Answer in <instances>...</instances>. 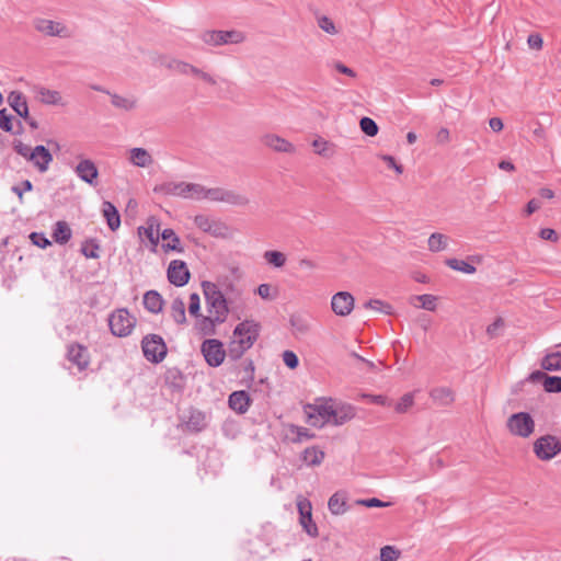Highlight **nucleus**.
Listing matches in <instances>:
<instances>
[{
  "label": "nucleus",
  "mask_w": 561,
  "mask_h": 561,
  "mask_svg": "<svg viewBox=\"0 0 561 561\" xmlns=\"http://www.w3.org/2000/svg\"><path fill=\"white\" fill-rule=\"evenodd\" d=\"M111 103L114 107L126 112L134 111L138 106V101L133 95H119L117 93L107 92Z\"/></svg>",
  "instance_id": "nucleus-22"
},
{
  "label": "nucleus",
  "mask_w": 561,
  "mask_h": 561,
  "mask_svg": "<svg viewBox=\"0 0 561 561\" xmlns=\"http://www.w3.org/2000/svg\"><path fill=\"white\" fill-rule=\"evenodd\" d=\"M356 503L358 505H363V506H366V507H387V506L390 505V503L382 502V501H380L379 499H376V497L366 499V500H358Z\"/></svg>",
  "instance_id": "nucleus-64"
},
{
  "label": "nucleus",
  "mask_w": 561,
  "mask_h": 561,
  "mask_svg": "<svg viewBox=\"0 0 561 561\" xmlns=\"http://www.w3.org/2000/svg\"><path fill=\"white\" fill-rule=\"evenodd\" d=\"M72 236V231L66 221H57L53 229V239L56 243L66 244Z\"/></svg>",
  "instance_id": "nucleus-32"
},
{
  "label": "nucleus",
  "mask_w": 561,
  "mask_h": 561,
  "mask_svg": "<svg viewBox=\"0 0 561 561\" xmlns=\"http://www.w3.org/2000/svg\"><path fill=\"white\" fill-rule=\"evenodd\" d=\"M543 389L547 392H561V377L548 375L543 381Z\"/></svg>",
  "instance_id": "nucleus-54"
},
{
  "label": "nucleus",
  "mask_w": 561,
  "mask_h": 561,
  "mask_svg": "<svg viewBox=\"0 0 561 561\" xmlns=\"http://www.w3.org/2000/svg\"><path fill=\"white\" fill-rule=\"evenodd\" d=\"M534 451L539 459L550 460L561 451V443L557 437L546 435L535 442Z\"/></svg>",
  "instance_id": "nucleus-11"
},
{
  "label": "nucleus",
  "mask_w": 561,
  "mask_h": 561,
  "mask_svg": "<svg viewBox=\"0 0 561 561\" xmlns=\"http://www.w3.org/2000/svg\"><path fill=\"white\" fill-rule=\"evenodd\" d=\"M75 172H76L77 176L80 180H82L83 182H85L90 185L96 184L95 180L99 175V171H98L95 163L92 160H90V159L81 160L77 164Z\"/></svg>",
  "instance_id": "nucleus-18"
},
{
  "label": "nucleus",
  "mask_w": 561,
  "mask_h": 561,
  "mask_svg": "<svg viewBox=\"0 0 561 561\" xmlns=\"http://www.w3.org/2000/svg\"><path fill=\"white\" fill-rule=\"evenodd\" d=\"M264 260L274 267H283L286 263V255L283 252L270 250L263 254Z\"/></svg>",
  "instance_id": "nucleus-45"
},
{
  "label": "nucleus",
  "mask_w": 561,
  "mask_h": 561,
  "mask_svg": "<svg viewBox=\"0 0 561 561\" xmlns=\"http://www.w3.org/2000/svg\"><path fill=\"white\" fill-rule=\"evenodd\" d=\"M161 238L164 241H168L167 243L162 244V248L165 251H175V252H179V253H182L184 251L183 247L181 245L180 238L176 236L174 230L169 229V228L164 229L161 232Z\"/></svg>",
  "instance_id": "nucleus-31"
},
{
  "label": "nucleus",
  "mask_w": 561,
  "mask_h": 561,
  "mask_svg": "<svg viewBox=\"0 0 561 561\" xmlns=\"http://www.w3.org/2000/svg\"><path fill=\"white\" fill-rule=\"evenodd\" d=\"M0 128L14 135H22L24 131L21 121H16V129H14L12 116L7 113L5 108L0 110Z\"/></svg>",
  "instance_id": "nucleus-35"
},
{
  "label": "nucleus",
  "mask_w": 561,
  "mask_h": 561,
  "mask_svg": "<svg viewBox=\"0 0 561 561\" xmlns=\"http://www.w3.org/2000/svg\"><path fill=\"white\" fill-rule=\"evenodd\" d=\"M449 238L443 233L434 232L427 240L428 250L432 252H440L447 249Z\"/></svg>",
  "instance_id": "nucleus-38"
},
{
  "label": "nucleus",
  "mask_w": 561,
  "mask_h": 561,
  "mask_svg": "<svg viewBox=\"0 0 561 561\" xmlns=\"http://www.w3.org/2000/svg\"><path fill=\"white\" fill-rule=\"evenodd\" d=\"M329 511L333 515H342L346 512V496L344 493L336 492L334 493L328 502Z\"/></svg>",
  "instance_id": "nucleus-36"
},
{
  "label": "nucleus",
  "mask_w": 561,
  "mask_h": 561,
  "mask_svg": "<svg viewBox=\"0 0 561 561\" xmlns=\"http://www.w3.org/2000/svg\"><path fill=\"white\" fill-rule=\"evenodd\" d=\"M298 512L300 515V524L304 530L311 537L319 535L317 525L312 522L311 504L309 501H299L297 504Z\"/></svg>",
  "instance_id": "nucleus-16"
},
{
  "label": "nucleus",
  "mask_w": 561,
  "mask_h": 561,
  "mask_svg": "<svg viewBox=\"0 0 561 561\" xmlns=\"http://www.w3.org/2000/svg\"><path fill=\"white\" fill-rule=\"evenodd\" d=\"M312 437L313 435L310 434L306 427L297 426L294 424L286 426V438L291 443H302L304 440H308Z\"/></svg>",
  "instance_id": "nucleus-29"
},
{
  "label": "nucleus",
  "mask_w": 561,
  "mask_h": 561,
  "mask_svg": "<svg viewBox=\"0 0 561 561\" xmlns=\"http://www.w3.org/2000/svg\"><path fill=\"white\" fill-rule=\"evenodd\" d=\"M335 400L324 399L310 407L313 412L309 413V423L313 426H323L332 423Z\"/></svg>",
  "instance_id": "nucleus-10"
},
{
  "label": "nucleus",
  "mask_w": 561,
  "mask_h": 561,
  "mask_svg": "<svg viewBox=\"0 0 561 561\" xmlns=\"http://www.w3.org/2000/svg\"><path fill=\"white\" fill-rule=\"evenodd\" d=\"M359 126L362 131L369 137L376 136L379 130L376 122L369 117H363L359 122Z\"/></svg>",
  "instance_id": "nucleus-53"
},
{
  "label": "nucleus",
  "mask_w": 561,
  "mask_h": 561,
  "mask_svg": "<svg viewBox=\"0 0 561 561\" xmlns=\"http://www.w3.org/2000/svg\"><path fill=\"white\" fill-rule=\"evenodd\" d=\"M208 233L215 238L229 239L232 237L231 229L221 220H213Z\"/></svg>",
  "instance_id": "nucleus-41"
},
{
  "label": "nucleus",
  "mask_w": 561,
  "mask_h": 561,
  "mask_svg": "<svg viewBox=\"0 0 561 561\" xmlns=\"http://www.w3.org/2000/svg\"><path fill=\"white\" fill-rule=\"evenodd\" d=\"M34 27L37 32L47 36H59L64 38L71 36V31L65 24L47 19H36L34 21Z\"/></svg>",
  "instance_id": "nucleus-12"
},
{
  "label": "nucleus",
  "mask_w": 561,
  "mask_h": 561,
  "mask_svg": "<svg viewBox=\"0 0 561 561\" xmlns=\"http://www.w3.org/2000/svg\"><path fill=\"white\" fill-rule=\"evenodd\" d=\"M171 317L178 324L186 323L185 304L181 298H175L171 304Z\"/></svg>",
  "instance_id": "nucleus-40"
},
{
  "label": "nucleus",
  "mask_w": 561,
  "mask_h": 561,
  "mask_svg": "<svg viewBox=\"0 0 561 561\" xmlns=\"http://www.w3.org/2000/svg\"><path fill=\"white\" fill-rule=\"evenodd\" d=\"M222 203L237 207H245L249 205L250 198L241 192L226 188Z\"/></svg>",
  "instance_id": "nucleus-30"
},
{
  "label": "nucleus",
  "mask_w": 561,
  "mask_h": 561,
  "mask_svg": "<svg viewBox=\"0 0 561 561\" xmlns=\"http://www.w3.org/2000/svg\"><path fill=\"white\" fill-rule=\"evenodd\" d=\"M225 190L226 188H224V187L207 188L203 185V192L201 195V199H208L211 202L222 203Z\"/></svg>",
  "instance_id": "nucleus-49"
},
{
  "label": "nucleus",
  "mask_w": 561,
  "mask_h": 561,
  "mask_svg": "<svg viewBox=\"0 0 561 561\" xmlns=\"http://www.w3.org/2000/svg\"><path fill=\"white\" fill-rule=\"evenodd\" d=\"M446 265L454 271H458L465 274H473L477 271L476 267L470 263L458 259L446 260Z\"/></svg>",
  "instance_id": "nucleus-46"
},
{
  "label": "nucleus",
  "mask_w": 561,
  "mask_h": 561,
  "mask_svg": "<svg viewBox=\"0 0 561 561\" xmlns=\"http://www.w3.org/2000/svg\"><path fill=\"white\" fill-rule=\"evenodd\" d=\"M213 220L214 219H211L210 217H208L206 215H197L194 218V224L198 229L208 233V231L210 230V225H211Z\"/></svg>",
  "instance_id": "nucleus-59"
},
{
  "label": "nucleus",
  "mask_w": 561,
  "mask_h": 561,
  "mask_svg": "<svg viewBox=\"0 0 561 561\" xmlns=\"http://www.w3.org/2000/svg\"><path fill=\"white\" fill-rule=\"evenodd\" d=\"M130 162L139 168H147L152 163L151 154L144 148H133L130 150Z\"/></svg>",
  "instance_id": "nucleus-33"
},
{
  "label": "nucleus",
  "mask_w": 561,
  "mask_h": 561,
  "mask_svg": "<svg viewBox=\"0 0 561 561\" xmlns=\"http://www.w3.org/2000/svg\"><path fill=\"white\" fill-rule=\"evenodd\" d=\"M356 408L346 402H337L334 403L333 409V417L332 425L340 426L343 425L356 416Z\"/></svg>",
  "instance_id": "nucleus-17"
},
{
  "label": "nucleus",
  "mask_w": 561,
  "mask_h": 561,
  "mask_svg": "<svg viewBox=\"0 0 561 561\" xmlns=\"http://www.w3.org/2000/svg\"><path fill=\"white\" fill-rule=\"evenodd\" d=\"M364 307L385 314L392 313V307L389 304L383 302L382 300L379 299H370L367 302H365Z\"/></svg>",
  "instance_id": "nucleus-52"
},
{
  "label": "nucleus",
  "mask_w": 561,
  "mask_h": 561,
  "mask_svg": "<svg viewBox=\"0 0 561 561\" xmlns=\"http://www.w3.org/2000/svg\"><path fill=\"white\" fill-rule=\"evenodd\" d=\"M260 327L254 321H242L233 330L227 354L231 360L240 359L259 337Z\"/></svg>",
  "instance_id": "nucleus-1"
},
{
  "label": "nucleus",
  "mask_w": 561,
  "mask_h": 561,
  "mask_svg": "<svg viewBox=\"0 0 561 561\" xmlns=\"http://www.w3.org/2000/svg\"><path fill=\"white\" fill-rule=\"evenodd\" d=\"M103 217L112 231H116L121 227V216L117 208L111 202H103L102 205Z\"/></svg>",
  "instance_id": "nucleus-21"
},
{
  "label": "nucleus",
  "mask_w": 561,
  "mask_h": 561,
  "mask_svg": "<svg viewBox=\"0 0 561 561\" xmlns=\"http://www.w3.org/2000/svg\"><path fill=\"white\" fill-rule=\"evenodd\" d=\"M136 318L125 308L113 311L108 317V327L113 335L125 337L131 334Z\"/></svg>",
  "instance_id": "nucleus-5"
},
{
  "label": "nucleus",
  "mask_w": 561,
  "mask_h": 561,
  "mask_svg": "<svg viewBox=\"0 0 561 561\" xmlns=\"http://www.w3.org/2000/svg\"><path fill=\"white\" fill-rule=\"evenodd\" d=\"M545 370L557 371L561 369V352L547 354L541 360Z\"/></svg>",
  "instance_id": "nucleus-42"
},
{
  "label": "nucleus",
  "mask_w": 561,
  "mask_h": 561,
  "mask_svg": "<svg viewBox=\"0 0 561 561\" xmlns=\"http://www.w3.org/2000/svg\"><path fill=\"white\" fill-rule=\"evenodd\" d=\"M504 329V321L502 318L495 319L493 323L488 325L486 328V334L489 337L494 339L501 335L502 331Z\"/></svg>",
  "instance_id": "nucleus-58"
},
{
  "label": "nucleus",
  "mask_w": 561,
  "mask_h": 561,
  "mask_svg": "<svg viewBox=\"0 0 561 561\" xmlns=\"http://www.w3.org/2000/svg\"><path fill=\"white\" fill-rule=\"evenodd\" d=\"M168 67L181 75H191L195 77L198 73L199 68L178 59H173L169 62Z\"/></svg>",
  "instance_id": "nucleus-39"
},
{
  "label": "nucleus",
  "mask_w": 561,
  "mask_h": 561,
  "mask_svg": "<svg viewBox=\"0 0 561 561\" xmlns=\"http://www.w3.org/2000/svg\"><path fill=\"white\" fill-rule=\"evenodd\" d=\"M67 358L69 362L76 365L80 371L84 370L90 363L87 347L78 343L68 345Z\"/></svg>",
  "instance_id": "nucleus-15"
},
{
  "label": "nucleus",
  "mask_w": 561,
  "mask_h": 561,
  "mask_svg": "<svg viewBox=\"0 0 561 561\" xmlns=\"http://www.w3.org/2000/svg\"><path fill=\"white\" fill-rule=\"evenodd\" d=\"M205 297L206 306L210 313L207 318L211 324H221L227 320L230 312L229 299L225 296L219 285L216 283L204 280L201 284Z\"/></svg>",
  "instance_id": "nucleus-2"
},
{
  "label": "nucleus",
  "mask_w": 561,
  "mask_h": 561,
  "mask_svg": "<svg viewBox=\"0 0 561 561\" xmlns=\"http://www.w3.org/2000/svg\"><path fill=\"white\" fill-rule=\"evenodd\" d=\"M188 413L190 415L187 417L186 424L190 430L201 432L206 427L207 422L205 413L196 409H191Z\"/></svg>",
  "instance_id": "nucleus-34"
},
{
  "label": "nucleus",
  "mask_w": 561,
  "mask_h": 561,
  "mask_svg": "<svg viewBox=\"0 0 561 561\" xmlns=\"http://www.w3.org/2000/svg\"><path fill=\"white\" fill-rule=\"evenodd\" d=\"M290 325L295 334L305 335L310 330L308 320L302 317L294 316L290 318Z\"/></svg>",
  "instance_id": "nucleus-48"
},
{
  "label": "nucleus",
  "mask_w": 561,
  "mask_h": 561,
  "mask_svg": "<svg viewBox=\"0 0 561 561\" xmlns=\"http://www.w3.org/2000/svg\"><path fill=\"white\" fill-rule=\"evenodd\" d=\"M37 98L38 100L46 105H57L65 106L66 103L60 94V92L56 90H50L44 87L37 89Z\"/></svg>",
  "instance_id": "nucleus-25"
},
{
  "label": "nucleus",
  "mask_w": 561,
  "mask_h": 561,
  "mask_svg": "<svg viewBox=\"0 0 561 561\" xmlns=\"http://www.w3.org/2000/svg\"><path fill=\"white\" fill-rule=\"evenodd\" d=\"M141 348L147 360L161 363L168 353L164 340L158 334H148L141 341Z\"/></svg>",
  "instance_id": "nucleus-6"
},
{
  "label": "nucleus",
  "mask_w": 561,
  "mask_h": 561,
  "mask_svg": "<svg viewBox=\"0 0 561 561\" xmlns=\"http://www.w3.org/2000/svg\"><path fill=\"white\" fill-rule=\"evenodd\" d=\"M204 44L211 47H219L229 44H241L247 39L244 32L239 30H207L201 34Z\"/></svg>",
  "instance_id": "nucleus-4"
},
{
  "label": "nucleus",
  "mask_w": 561,
  "mask_h": 561,
  "mask_svg": "<svg viewBox=\"0 0 561 561\" xmlns=\"http://www.w3.org/2000/svg\"><path fill=\"white\" fill-rule=\"evenodd\" d=\"M164 380L173 389H181L183 387V375L178 368L168 369Z\"/></svg>",
  "instance_id": "nucleus-44"
},
{
  "label": "nucleus",
  "mask_w": 561,
  "mask_h": 561,
  "mask_svg": "<svg viewBox=\"0 0 561 561\" xmlns=\"http://www.w3.org/2000/svg\"><path fill=\"white\" fill-rule=\"evenodd\" d=\"M535 421L527 412L512 414L506 421L508 432L522 438L529 437L535 432Z\"/></svg>",
  "instance_id": "nucleus-7"
},
{
  "label": "nucleus",
  "mask_w": 561,
  "mask_h": 561,
  "mask_svg": "<svg viewBox=\"0 0 561 561\" xmlns=\"http://www.w3.org/2000/svg\"><path fill=\"white\" fill-rule=\"evenodd\" d=\"M414 404V393L408 392L401 397V399L396 403L394 410L397 413L403 414L407 413Z\"/></svg>",
  "instance_id": "nucleus-51"
},
{
  "label": "nucleus",
  "mask_w": 561,
  "mask_h": 561,
  "mask_svg": "<svg viewBox=\"0 0 561 561\" xmlns=\"http://www.w3.org/2000/svg\"><path fill=\"white\" fill-rule=\"evenodd\" d=\"M413 300L420 301L421 304L419 307L422 309L428 310V311H434L437 306L436 305L437 298L430 294H424V295H419V296L412 297L411 304H413Z\"/></svg>",
  "instance_id": "nucleus-50"
},
{
  "label": "nucleus",
  "mask_w": 561,
  "mask_h": 561,
  "mask_svg": "<svg viewBox=\"0 0 561 561\" xmlns=\"http://www.w3.org/2000/svg\"><path fill=\"white\" fill-rule=\"evenodd\" d=\"M355 299L348 291H339L332 296V311L340 317L348 316L354 309Z\"/></svg>",
  "instance_id": "nucleus-13"
},
{
  "label": "nucleus",
  "mask_w": 561,
  "mask_h": 561,
  "mask_svg": "<svg viewBox=\"0 0 561 561\" xmlns=\"http://www.w3.org/2000/svg\"><path fill=\"white\" fill-rule=\"evenodd\" d=\"M316 153L321 157L330 158L334 154V145L322 138L314 139L312 142Z\"/></svg>",
  "instance_id": "nucleus-43"
},
{
  "label": "nucleus",
  "mask_w": 561,
  "mask_h": 561,
  "mask_svg": "<svg viewBox=\"0 0 561 561\" xmlns=\"http://www.w3.org/2000/svg\"><path fill=\"white\" fill-rule=\"evenodd\" d=\"M159 190L167 195L199 201L203 192V185L186 182H168L162 184Z\"/></svg>",
  "instance_id": "nucleus-8"
},
{
  "label": "nucleus",
  "mask_w": 561,
  "mask_h": 561,
  "mask_svg": "<svg viewBox=\"0 0 561 561\" xmlns=\"http://www.w3.org/2000/svg\"><path fill=\"white\" fill-rule=\"evenodd\" d=\"M158 230H159L158 220L152 217V218L148 219L146 227L141 226L138 228V234H139V237L145 236L150 241L152 247H157L159 243Z\"/></svg>",
  "instance_id": "nucleus-26"
},
{
  "label": "nucleus",
  "mask_w": 561,
  "mask_h": 561,
  "mask_svg": "<svg viewBox=\"0 0 561 561\" xmlns=\"http://www.w3.org/2000/svg\"><path fill=\"white\" fill-rule=\"evenodd\" d=\"M256 293L262 299L273 300L277 296L276 289H274L270 284H261L256 288Z\"/></svg>",
  "instance_id": "nucleus-57"
},
{
  "label": "nucleus",
  "mask_w": 561,
  "mask_h": 561,
  "mask_svg": "<svg viewBox=\"0 0 561 561\" xmlns=\"http://www.w3.org/2000/svg\"><path fill=\"white\" fill-rule=\"evenodd\" d=\"M432 400L442 407L450 405L455 400L454 391L448 387H436L431 390Z\"/></svg>",
  "instance_id": "nucleus-23"
},
{
  "label": "nucleus",
  "mask_w": 561,
  "mask_h": 561,
  "mask_svg": "<svg viewBox=\"0 0 561 561\" xmlns=\"http://www.w3.org/2000/svg\"><path fill=\"white\" fill-rule=\"evenodd\" d=\"M318 26L328 34L334 35L337 33L333 21L327 15H321L318 18Z\"/></svg>",
  "instance_id": "nucleus-56"
},
{
  "label": "nucleus",
  "mask_w": 561,
  "mask_h": 561,
  "mask_svg": "<svg viewBox=\"0 0 561 561\" xmlns=\"http://www.w3.org/2000/svg\"><path fill=\"white\" fill-rule=\"evenodd\" d=\"M12 145L14 151L31 162L39 173H45L49 169V164L53 162V154L45 146L37 145L34 148H31L16 139Z\"/></svg>",
  "instance_id": "nucleus-3"
},
{
  "label": "nucleus",
  "mask_w": 561,
  "mask_h": 561,
  "mask_svg": "<svg viewBox=\"0 0 561 561\" xmlns=\"http://www.w3.org/2000/svg\"><path fill=\"white\" fill-rule=\"evenodd\" d=\"M262 142L264 146L271 148L272 150L276 152H284V153H293L295 152V147L291 142L288 140L279 137L275 134H266L262 137Z\"/></svg>",
  "instance_id": "nucleus-19"
},
{
  "label": "nucleus",
  "mask_w": 561,
  "mask_h": 561,
  "mask_svg": "<svg viewBox=\"0 0 561 561\" xmlns=\"http://www.w3.org/2000/svg\"><path fill=\"white\" fill-rule=\"evenodd\" d=\"M201 352L210 367H219L228 355L222 342L217 339L205 340L202 343Z\"/></svg>",
  "instance_id": "nucleus-9"
},
{
  "label": "nucleus",
  "mask_w": 561,
  "mask_h": 561,
  "mask_svg": "<svg viewBox=\"0 0 561 561\" xmlns=\"http://www.w3.org/2000/svg\"><path fill=\"white\" fill-rule=\"evenodd\" d=\"M199 310H201L199 296L197 293H193L190 295L188 312L194 317H198Z\"/></svg>",
  "instance_id": "nucleus-63"
},
{
  "label": "nucleus",
  "mask_w": 561,
  "mask_h": 561,
  "mask_svg": "<svg viewBox=\"0 0 561 561\" xmlns=\"http://www.w3.org/2000/svg\"><path fill=\"white\" fill-rule=\"evenodd\" d=\"M11 107L22 118H28V106L25 96L18 91H12L8 98Z\"/></svg>",
  "instance_id": "nucleus-24"
},
{
  "label": "nucleus",
  "mask_w": 561,
  "mask_h": 561,
  "mask_svg": "<svg viewBox=\"0 0 561 561\" xmlns=\"http://www.w3.org/2000/svg\"><path fill=\"white\" fill-rule=\"evenodd\" d=\"M284 364L290 368L296 369L299 365L298 356L293 351H284L282 354Z\"/></svg>",
  "instance_id": "nucleus-60"
},
{
  "label": "nucleus",
  "mask_w": 561,
  "mask_h": 561,
  "mask_svg": "<svg viewBox=\"0 0 561 561\" xmlns=\"http://www.w3.org/2000/svg\"><path fill=\"white\" fill-rule=\"evenodd\" d=\"M400 557V551L392 546H385L380 549L381 561H397Z\"/></svg>",
  "instance_id": "nucleus-55"
},
{
  "label": "nucleus",
  "mask_w": 561,
  "mask_h": 561,
  "mask_svg": "<svg viewBox=\"0 0 561 561\" xmlns=\"http://www.w3.org/2000/svg\"><path fill=\"white\" fill-rule=\"evenodd\" d=\"M250 402L249 394L243 390L232 392L228 400L229 408L239 414L248 411Z\"/></svg>",
  "instance_id": "nucleus-20"
},
{
  "label": "nucleus",
  "mask_w": 561,
  "mask_h": 561,
  "mask_svg": "<svg viewBox=\"0 0 561 561\" xmlns=\"http://www.w3.org/2000/svg\"><path fill=\"white\" fill-rule=\"evenodd\" d=\"M324 456V451L313 446L306 448L301 458L307 466H319L322 463Z\"/></svg>",
  "instance_id": "nucleus-37"
},
{
  "label": "nucleus",
  "mask_w": 561,
  "mask_h": 561,
  "mask_svg": "<svg viewBox=\"0 0 561 561\" xmlns=\"http://www.w3.org/2000/svg\"><path fill=\"white\" fill-rule=\"evenodd\" d=\"M167 274L169 282L176 287H182L190 280V271L185 262L180 260L171 261Z\"/></svg>",
  "instance_id": "nucleus-14"
},
{
  "label": "nucleus",
  "mask_w": 561,
  "mask_h": 561,
  "mask_svg": "<svg viewBox=\"0 0 561 561\" xmlns=\"http://www.w3.org/2000/svg\"><path fill=\"white\" fill-rule=\"evenodd\" d=\"M362 397L364 399L368 400L369 402L374 403V404L383 405V407H390L391 405V400L388 399L386 396H382V394H368V393H365Z\"/></svg>",
  "instance_id": "nucleus-62"
},
{
  "label": "nucleus",
  "mask_w": 561,
  "mask_h": 561,
  "mask_svg": "<svg viewBox=\"0 0 561 561\" xmlns=\"http://www.w3.org/2000/svg\"><path fill=\"white\" fill-rule=\"evenodd\" d=\"M216 284L219 285L220 289L230 302L240 298L242 295L241 288L228 277L219 278Z\"/></svg>",
  "instance_id": "nucleus-28"
},
{
  "label": "nucleus",
  "mask_w": 561,
  "mask_h": 561,
  "mask_svg": "<svg viewBox=\"0 0 561 561\" xmlns=\"http://www.w3.org/2000/svg\"><path fill=\"white\" fill-rule=\"evenodd\" d=\"M30 239L33 244L37 245L41 249H46L50 245V241L46 238L43 232H32L30 234Z\"/></svg>",
  "instance_id": "nucleus-61"
},
{
  "label": "nucleus",
  "mask_w": 561,
  "mask_h": 561,
  "mask_svg": "<svg viewBox=\"0 0 561 561\" xmlns=\"http://www.w3.org/2000/svg\"><path fill=\"white\" fill-rule=\"evenodd\" d=\"M163 298L157 290H149L144 295V306L151 313H159L163 308Z\"/></svg>",
  "instance_id": "nucleus-27"
},
{
  "label": "nucleus",
  "mask_w": 561,
  "mask_h": 561,
  "mask_svg": "<svg viewBox=\"0 0 561 561\" xmlns=\"http://www.w3.org/2000/svg\"><path fill=\"white\" fill-rule=\"evenodd\" d=\"M81 253L87 259H98L100 256V245L95 239L87 240L81 247Z\"/></svg>",
  "instance_id": "nucleus-47"
}]
</instances>
